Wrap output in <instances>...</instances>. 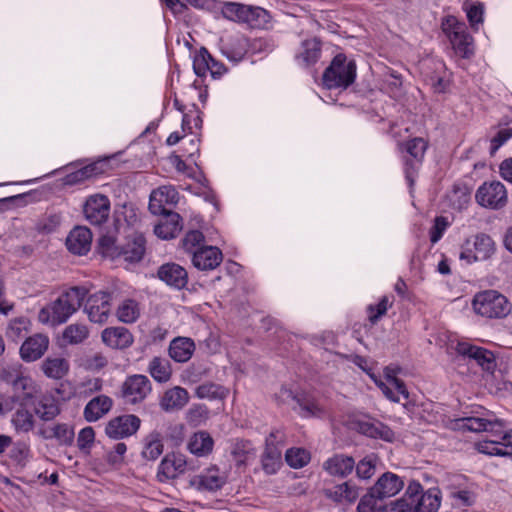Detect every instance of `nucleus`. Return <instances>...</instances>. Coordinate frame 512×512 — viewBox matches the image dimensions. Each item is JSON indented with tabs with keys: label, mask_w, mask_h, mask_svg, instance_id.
I'll return each mask as SVG.
<instances>
[{
	"label": "nucleus",
	"mask_w": 512,
	"mask_h": 512,
	"mask_svg": "<svg viewBox=\"0 0 512 512\" xmlns=\"http://www.w3.org/2000/svg\"><path fill=\"white\" fill-rule=\"evenodd\" d=\"M452 430L461 432H489L498 439L503 457L512 458V429L503 431V421L490 412H481L475 415L453 419L449 423Z\"/></svg>",
	"instance_id": "1"
},
{
	"label": "nucleus",
	"mask_w": 512,
	"mask_h": 512,
	"mask_svg": "<svg viewBox=\"0 0 512 512\" xmlns=\"http://www.w3.org/2000/svg\"><path fill=\"white\" fill-rule=\"evenodd\" d=\"M87 290L83 287H70L59 297L42 307L37 315L38 321L46 326L57 327L76 313L85 299Z\"/></svg>",
	"instance_id": "2"
},
{
	"label": "nucleus",
	"mask_w": 512,
	"mask_h": 512,
	"mask_svg": "<svg viewBox=\"0 0 512 512\" xmlns=\"http://www.w3.org/2000/svg\"><path fill=\"white\" fill-rule=\"evenodd\" d=\"M197 9H205L206 4L212 2H189ZM218 9L224 18L236 22H243L253 28L263 27L269 21L267 11L259 6L246 5L240 2H217ZM209 8V5H207Z\"/></svg>",
	"instance_id": "3"
},
{
	"label": "nucleus",
	"mask_w": 512,
	"mask_h": 512,
	"mask_svg": "<svg viewBox=\"0 0 512 512\" xmlns=\"http://www.w3.org/2000/svg\"><path fill=\"white\" fill-rule=\"evenodd\" d=\"M441 29L457 55L467 58L474 53L473 38L467 32L465 23L449 15L442 20Z\"/></svg>",
	"instance_id": "4"
},
{
	"label": "nucleus",
	"mask_w": 512,
	"mask_h": 512,
	"mask_svg": "<svg viewBox=\"0 0 512 512\" xmlns=\"http://www.w3.org/2000/svg\"><path fill=\"white\" fill-rule=\"evenodd\" d=\"M496 251V244L491 236L478 233L467 237L461 245L459 258L466 264L490 259Z\"/></svg>",
	"instance_id": "5"
},
{
	"label": "nucleus",
	"mask_w": 512,
	"mask_h": 512,
	"mask_svg": "<svg viewBox=\"0 0 512 512\" xmlns=\"http://www.w3.org/2000/svg\"><path fill=\"white\" fill-rule=\"evenodd\" d=\"M356 77V64L347 60L343 54H338L332 60L330 66L323 74L324 85L331 88H347L354 82Z\"/></svg>",
	"instance_id": "6"
},
{
	"label": "nucleus",
	"mask_w": 512,
	"mask_h": 512,
	"mask_svg": "<svg viewBox=\"0 0 512 512\" xmlns=\"http://www.w3.org/2000/svg\"><path fill=\"white\" fill-rule=\"evenodd\" d=\"M472 306L475 313L487 318H502L511 310L507 298L495 290L476 294Z\"/></svg>",
	"instance_id": "7"
},
{
	"label": "nucleus",
	"mask_w": 512,
	"mask_h": 512,
	"mask_svg": "<svg viewBox=\"0 0 512 512\" xmlns=\"http://www.w3.org/2000/svg\"><path fill=\"white\" fill-rule=\"evenodd\" d=\"M475 201L483 208L501 210L508 203V192L500 181H486L477 188Z\"/></svg>",
	"instance_id": "8"
},
{
	"label": "nucleus",
	"mask_w": 512,
	"mask_h": 512,
	"mask_svg": "<svg viewBox=\"0 0 512 512\" xmlns=\"http://www.w3.org/2000/svg\"><path fill=\"white\" fill-rule=\"evenodd\" d=\"M399 368L394 366H387L383 372V378L377 376L375 373H369V377L381 389L383 394L393 402H400L401 398H408V391L397 375Z\"/></svg>",
	"instance_id": "9"
},
{
	"label": "nucleus",
	"mask_w": 512,
	"mask_h": 512,
	"mask_svg": "<svg viewBox=\"0 0 512 512\" xmlns=\"http://www.w3.org/2000/svg\"><path fill=\"white\" fill-rule=\"evenodd\" d=\"M141 420L134 414H123L110 419L105 426V434L114 440L134 435L140 428Z\"/></svg>",
	"instance_id": "10"
},
{
	"label": "nucleus",
	"mask_w": 512,
	"mask_h": 512,
	"mask_svg": "<svg viewBox=\"0 0 512 512\" xmlns=\"http://www.w3.org/2000/svg\"><path fill=\"white\" fill-rule=\"evenodd\" d=\"M84 311L93 323L103 324L107 322L111 311L110 294L98 291L90 295L84 306Z\"/></svg>",
	"instance_id": "11"
},
{
	"label": "nucleus",
	"mask_w": 512,
	"mask_h": 512,
	"mask_svg": "<svg viewBox=\"0 0 512 512\" xmlns=\"http://www.w3.org/2000/svg\"><path fill=\"white\" fill-rule=\"evenodd\" d=\"M83 212L86 220L92 225H101L110 214V201L107 196L95 194L86 200Z\"/></svg>",
	"instance_id": "12"
},
{
	"label": "nucleus",
	"mask_w": 512,
	"mask_h": 512,
	"mask_svg": "<svg viewBox=\"0 0 512 512\" xmlns=\"http://www.w3.org/2000/svg\"><path fill=\"white\" fill-rule=\"evenodd\" d=\"M50 345V339L46 334L35 333L27 337L20 346V358L24 362H35L42 358Z\"/></svg>",
	"instance_id": "13"
},
{
	"label": "nucleus",
	"mask_w": 512,
	"mask_h": 512,
	"mask_svg": "<svg viewBox=\"0 0 512 512\" xmlns=\"http://www.w3.org/2000/svg\"><path fill=\"white\" fill-rule=\"evenodd\" d=\"M151 392L150 380L140 374L127 377L122 387L124 399L132 404L143 401Z\"/></svg>",
	"instance_id": "14"
},
{
	"label": "nucleus",
	"mask_w": 512,
	"mask_h": 512,
	"mask_svg": "<svg viewBox=\"0 0 512 512\" xmlns=\"http://www.w3.org/2000/svg\"><path fill=\"white\" fill-rule=\"evenodd\" d=\"M456 351L463 356L473 359L483 371L492 373L496 368L494 354L482 347L474 346L467 342H458Z\"/></svg>",
	"instance_id": "15"
},
{
	"label": "nucleus",
	"mask_w": 512,
	"mask_h": 512,
	"mask_svg": "<svg viewBox=\"0 0 512 512\" xmlns=\"http://www.w3.org/2000/svg\"><path fill=\"white\" fill-rule=\"evenodd\" d=\"M179 193L171 185L161 186L152 191L149 201V210L153 214H162L169 211L166 206L176 205Z\"/></svg>",
	"instance_id": "16"
},
{
	"label": "nucleus",
	"mask_w": 512,
	"mask_h": 512,
	"mask_svg": "<svg viewBox=\"0 0 512 512\" xmlns=\"http://www.w3.org/2000/svg\"><path fill=\"white\" fill-rule=\"evenodd\" d=\"M186 466L187 461L184 455L169 453L165 455L158 466L157 478L161 482L175 479L185 472Z\"/></svg>",
	"instance_id": "17"
},
{
	"label": "nucleus",
	"mask_w": 512,
	"mask_h": 512,
	"mask_svg": "<svg viewBox=\"0 0 512 512\" xmlns=\"http://www.w3.org/2000/svg\"><path fill=\"white\" fill-rule=\"evenodd\" d=\"M226 478L217 467H209L193 476L190 485L198 491H217L225 484Z\"/></svg>",
	"instance_id": "18"
},
{
	"label": "nucleus",
	"mask_w": 512,
	"mask_h": 512,
	"mask_svg": "<svg viewBox=\"0 0 512 512\" xmlns=\"http://www.w3.org/2000/svg\"><path fill=\"white\" fill-rule=\"evenodd\" d=\"M157 275L161 281L174 289H182L188 283L186 269L176 263H166L159 267Z\"/></svg>",
	"instance_id": "19"
},
{
	"label": "nucleus",
	"mask_w": 512,
	"mask_h": 512,
	"mask_svg": "<svg viewBox=\"0 0 512 512\" xmlns=\"http://www.w3.org/2000/svg\"><path fill=\"white\" fill-rule=\"evenodd\" d=\"M407 153L413 158V161L406 160L405 174L410 184L413 183L414 174L424 158L427 149V142L423 138H414L405 144Z\"/></svg>",
	"instance_id": "20"
},
{
	"label": "nucleus",
	"mask_w": 512,
	"mask_h": 512,
	"mask_svg": "<svg viewBox=\"0 0 512 512\" xmlns=\"http://www.w3.org/2000/svg\"><path fill=\"white\" fill-rule=\"evenodd\" d=\"M39 435L45 440H55L59 445L69 446L73 443L74 428L68 423H53L42 427Z\"/></svg>",
	"instance_id": "21"
},
{
	"label": "nucleus",
	"mask_w": 512,
	"mask_h": 512,
	"mask_svg": "<svg viewBox=\"0 0 512 512\" xmlns=\"http://www.w3.org/2000/svg\"><path fill=\"white\" fill-rule=\"evenodd\" d=\"M222 261V252L214 246H202L193 251L192 263L199 270H213Z\"/></svg>",
	"instance_id": "22"
},
{
	"label": "nucleus",
	"mask_w": 512,
	"mask_h": 512,
	"mask_svg": "<svg viewBox=\"0 0 512 512\" xmlns=\"http://www.w3.org/2000/svg\"><path fill=\"white\" fill-rule=\"evenodd\" d=\"M103 343L112 349H126L130 347L134 338L125 327H108L101 333Z\"/></svg>",
	"instance_id": "23"
},
{
	"label": "nucleus",
	"mask_w": 512,
	"mask_h": 512,
	"mask_svg": "<svg viewBox=\"0 0 512 512\" xmlns=\"http://www.w3.org/2000/svg\"><path fill=\"white\" fill-rule=\"evenodd\" d=\"M404 487L403 480L392 472H386L379 477L370 489L380 498H390L398 494Z\"/></svg>",
	"instance_id": "24"
},
{
	"label": "nucleus",
	"mask_w": 512,
	"mask_h": 512,
	"mask_svg": "<svg viewBox=\"0 0 512 512\" xmlns=\"http://www.w3.org/2000/svg\"><path fill=\"white\" fill-rule=\"evenodd\" d=\"M92 243V233L86 227H76L68 235L66 246L68 250L77 255L86 254Z\"/></svg>",
	"instance_id": "25"
},
{
	"label": "nucleus",
	"mask_w": 512,
	"mask_h": 512,
	"mask_svg": "<svg viewBox=\"0 0 512 512\" xmlns=\"http://www.w3.org/2000/svg\"><path fill=\"white\" fill-rule=\"evenodd\" d=\"M161 215L163 217L154 227L155 235L164 240L176 237L182 229L180 215L171 211H167Z\"/></svg>",
	"instance_id": "26"
},
{
	"label": "nucleus",
	"mask_w": 512,
	"mask_h": 512,
	"mask_svg": "<svg viewBox=\"0 0 512 512\" xmlns=\"http://www.w3.org/2000/svg\"><path fill=\"white\" fill-rule=\"evenodd\" d=\"M356 429L371 438H380L387 442H392L395 439L394 432L385 424L372 419H361L356 423Z\"/></svg>",
	"instance_id": "27"
},
{
	"label": "nucleus",
	"mask_w": 512,
	"mask_h": 512,
	"mask_svg": "<svg viewBox=\"0 0 512 512\" xmlns=\"http://www.w3.org/2000/svg\"><path fill=\"white\" fill-rule=\"evenodd\" d=\"M33 410L42 421H52L61 412L58 400L51 394H44L37 398Z\"/></svg>",
	"instance_id": "28"
},
{
	"label": "nucleus",
	"mask_w": 512,
	"mask_h": 512,
	"mask_svg": "<svg viewBox=\"0 0 512 512\" xmlns=\"http://www.w3.org/2000/svg\"><path fill=\"white\" fill-rule=\"evenodd\" d=\"M355 468L354 459L343 454H336L323 463V469L331 476L346 477Z\"/></svg>",
	"instance_id": "29"
},
{
	"label": "nucleus",
	"mask_w": 512,
	"mask_h": 512,
	"mask_svg": "<svg viewBox=\"0 0 512 512\" xmlns=\"http://www.w3.org/2000/svg\"><path fill=\"white\" fill-rule=\"evenodd\" d=\"M189 401V394L186 389L175 386L164 392L160 399V407L166 411H176L182 409Z\"/></svg>",
	"instance_id": "30"
},
{
	"label": "nucleus",
	"mask_w": 512,
	"mask_h": 512,
	"mask_svg": "<svg viewBox=\"0 0 512 512\" xmlns=\"http://www.w3.org/2000/svg\"><path fill=\"white\" fill-rule=\"evenodd\" d=\"M40 369L47 378L60 380L68 375L70 371V363L64 357H47L42 361Z\"/></svg>",
	"instance_id": "31"
},
{
	"label": "nucleus",
	"mask_w": 512,
	"mask_h": 512,
	"mask_svg": "<svg viewBox=\"0 0 512 512\" xmlns=\"http://www.w3.org/2000/svg\"><path fill=\"white\" fill-rule=\"evenodd\" d=\"M113 401L106 395H99L91 399L84 408V418L88 422H95L106 415L112 408Z\"/></svg>",
	"instance_id": "32"
},
{
	"label": "nucleus",
	"mask_w": 512,
	"mask_h": 512,
	"mask_svg": "<svg viewBox=\"0 0 512 512\" xmlns=\"http://www.w3.org/2000/svg\"><path fill=\"white\" fill-rule=\"evenodd\" d=\"M359 494V487L351 482H344L326 491L328 498L340 504L354 503L358 499Z\"/></svg>",
	"instance_id": "33"
},
{
	"label": "nucleus",
	"mask_w": 512,
	"mask_h": 512,
	"mask_svg": "<svg viewBox=\"0 0 512 512\" xmlns=\"http://www.w3.org/2000/svg\"><path fill=\"white\" fill-rule=\"evenodd\" d=\"M441 492L430 488L411 504V512H437L441 505Z\"/></svg>",
	"instance_id": "34"
},
{
	"label": "nucleus",
	"mask_w": 512,
	"mask_h": 512,
	"mask_svg": "<svg viewBox=\"0 0 512 512\" xmlns=\"http://www.w3.org/2000/svg\"><path fill=\"white\" fill-rule=\"evenodd\" d=\"M194 351V341L187 337H177L173 339L169 345L170 357L179 363H184L190 360Z\"/></svg>",
	"instance_id": "35"
},
{
	"label": "nucleus",
	"mask_w": 512,
	"mask_h": 512,
	"mask_svg": "<svg viewBox=\"0 0 512 512\" xmlns=\"http://www.w3.org/2000/svg\"><path fill=\"white\" fill-rule=\"evenodd\" d=\"M279 398L283 402H288L289 400L296 402L299 406L298 412L302 417L320 416L323 413L322 408L314 400L302 399L295 396L288 389H282Z\"/></svg>",
	"instance_id": "36"
},
{
	"label": "nucleus",
	"mask_w": 512,
	"mask_h": 512,
	"mask_svg": "<svg viewBox=\"0 0 512 512\" xmlns=\"http://www.w3.org/2000/svg\"><path fill=\"white\" fill-rule=\"evenodd\" d=\"M320 55V43L314 38L303 41L295 57L299 65L310 66L319 60Z\"/></svg>",
	"instance_id": "37"
},
{
	"label": "nucleus",
	"mask_w": 512,
	"mask_h": 512,
	"mask_svg": "<svg viewBox=\"0 0 512 512\" xmlns=\"http://www.w3.org/2000/svg\"><path fill=\"white\" fill-rule=\"evenodd\" d=\"M120 251L124 261L130 263L140 261L145 253V239L143 235L139 233L133 234Z\"/></svg>",
	"instance_id": "38"
},
{
	"label": "nucleus",
	"mask_w": 512,
	"mask_h": 512,
	"mask_svg": "<svg viewBox=\"0 0 512 512\" xmlns=\"http://www.w3.org/2000/svg\"><path fill=\"white\" fill-rule=\"evenodd\" d=\"M214 446V440L206 431H198L194 433L188 440V450L199 457L208 455Z\"/></svg>",
	"instance_id": "39"
},
{
	"label": "nucleus",
	"mask_w": 512,
	"mask_h": 512,
	"mask_svg": "<svg viewBox=\"0 0 512 512\" xmlns=\"http://www.w3.org/2000/svg\"><path fill=\"white\" fill-rule=\"evenodd\" d=\"M257 449L252 442L248 440H236L230 450V454L236 465H247L256 457Z\"/></svg>",
	"instance_id": "40"
},
{
	"label": "nucleus",
	"mask_w": 512,
	"mask_h": 512,
	"mask_svg": "<svg viewBox=\"0 0 512 512\" xmlns=\"http://www.w3.org/2000/svg\"><path fill=\"white\" fill-rule=\"evenodd\" d=\"M141 315V306L135 299L126 298L122 300L116 309L117 319L125 324L136 322Z\"/></svg>",
	"instance_id": "41"
},
{
	"label": "nucleus",
	"mask_w": 512,
	"mask_h": 512,
	"mask_svg": "<svg viewBox=\"0 0 512 512\" xmlns=\"http://www.w3.org/2000/svg\"><path fill=\"white\" fill-rule=\"evenodd\" d=\"M261 465L266 474H275L282 466L281 449L272 447L271 443L268 444L261 456Z\"/></svg>",
	"instance_id": "42"
},
{
	"label": "nucleus",
	"mask_w": 512,
	"mask_h": 512,
	"mask_svg": "<svg viewBox=\"0 0 512 512\" xmlns=\"http://www.w3.org/2000/svg\"><path fill=\"white\" fill-rule=\"evenodd\" d=\"M163 442L158 432H152L143 440L142 456L147 460H156L163 452Z\"/></svg>",
	"instance_id": "43"
},
{
	"label": "nucleus",
	"mask_w": 512,
	"mask_h": 512,
	"mask_svg": "<svg viewBox=\"0 0 512 512\" xmlns=\"http://www.w3.org/2000/svg\"><path fill=\"white\" fill-rule=\"evenodd\" d=\"M30 329V320L27 317L21 316L11 319L8 322L5 334L9 340L18 342L25 334L30 331Z\"/></svg>",
	"instance_id": "44"
},
{
	"label": "nucleus",
	"mask_w": 512,
	"mask_h": 512,
	"mask_svg": "<svg viewBox=\"0 0 512 512\" xmlns=\"http://www.w3.org/2000/svg\"><path fill=\"white\" fill-rule=\"evenodd\" d=\"M89 336V329L83 323H72L65 327L62 339L66 344L77 345L84 342Z\"/></svg>",
	"instance_id": "45"
},
{
	"label": "nucleus",
	"mask_w": 512,
	"mask_h": 512,
	"mask_svg": "<svg viewBox=\"0 0 512 512\" xmlns=\"http://www.w3.org/2000/svg\"><path fill=\"white\" fill-rule=\"evenodd\" d=\"M211 62H213V59L209 52L205 48H201L193 59V69L196 75L204 77L208 71H210L213 76L221 75L219 70H214L213 66H211Z\"/></svg>",
	"instance_id": "46"
},
{
	"label": "nucleus",
	"mask_w": 512,
	"mask_h": 512,
	"mask_svg": "<svg viewBox=\"0 0 512 512\" xmlns=\"http://www.w3.org/2000/svg\"><path fill=\"white\" fill-rule=\"evenodd\" d=\"M11 424L18 433H28L33 430L35 420L30 411L18 408L12 416Z\"/></svg>",
	"instance_id": "47"
},
{
	"label": "nucleus",
	"mask_w": 512,
	"mask_h": 512,
	"mask_svg": "<svg viewBox=\"0 0 512 512\" xmlns=\"http://www.w3.org/2000/svg\"><path fill=\"white\" fill-rule=\"evenodd\" d=\"M228 393L229 391L225 387L210 382L199 385L195 390L198 398L208 400L225 399Z\"/></svg>",
	"instance_id": "48"
},
{
	"label": "nucleus",
	"mask_w": 512,
	"mask_h": 512,
	"mask_svg": "<svg viewBox=\"0 0 512 512\" xmlns=\"http://www.w3.org/2000/svg\"><path fill=\"white\" fill-rule=\"evenodd\" d=\"M385 503L383 502V498H380L379 495L373 493L371 489H369L368 493L365 494L359 501L357 506L358 512H384Z\"/></svg>",
	"instance_id": "49"
},
{
	"label": "nucleus",
	"mask_w": 512,
	"mask_h": 512,
	"mask_svg": "<svg viewBox=\"0 0 512 512\" xmlns=\"http://www.w3.org/2000/svg\"><path fill=\"white\" fill-rule=\"evenodd\" d=\"M311 459L309 451L300 447H293L286 451L285 460L287 464L294 468L299 469L309 463Z\"/></svg>",
	"instance_id": "50"
},
{
	"label": "nucleus",
	"mask_w": 512,
	"mask_h": 512,
	"mask_svg": "<svg viewBox=\"0 0 512 512\" xmlns=\"http://www.w3.org/2000/svg\"><path fill=\"white\" fill-rule=\"evenodd\" d=\"M463 10L466 12L468 21L474 31H478L480 25L483 23L484 7L481 3L465 2Z\"/></svg>",
	"instance_id": "51"
},
{
	"label": "nucleus",
	"mask_w": 512,
	"mask_h": 512,
	"mask_svg": "<svg viewBox=\"0 0 512 512\" xmlns=\"http://www.w3.org/2000/svg\"><path fill=\"white\" fill-rule=\"evenodd\" d=\"M151 376L158 382H167L171 377L169 364L159 358H154L149 365Z\"/></svg>",
	"instance_id": "52"
},
{
	"label": "nucleus",
	"mask_w": 512,
	"mask_h": 512,
	"mask_svg": "<svg viewBox=\"0 0 512 512\" xmlns=\"http://www.w3.org/2000/svg\"><path fill=\"white\" fill-rule=\"evenodd\" d=\"M99 250L104 257L117 259L121 257V248L116 245L114 237L104 235L99 239Z\"/></svg>",
	"instance_id": "53"
},
{
	"label": "nucleus",
	"mask_w": 512,
	"mask_h": 512,
	"mask_svg": "<svg viewBox=\"0 0 512 512\" xmlns=\"http://www.w3.org/2000/svg\"><path fill=\"white\" fill-rule=\"evenodd\" d=\"M377 457L374 455H368L364 457L355 467L356 474L360 479H370L376 470Z\"/></svg>",
	"instance_id": "54"
},
{
	"label": "nucleus",
	"mask_w": 512,
	"mask_h": 512,
	"mask_svg": "<svg viewBox=\"0 0 512 512\" xmlns=\"http://www.w3.org/2000/svg\"><path fill=\"white\" fill-rule=\"evenodd\" d=\"M476 449L482 453L489 456H500L503 457L501 446H499L498 439L496 437H492L489 440L479 441L475 444Z\"/></svg>",
	"instance_id": "55"
},
{
	"label": "nucleus",
	"mask_w": 512,
	"mask_h": 512,
	"mask_svg": "<svg viewBox=\"0 0 512 512\" xmlns=\"http://www.w3.org/2000/svg\"><path fill=\"white\" fill-rule=\"evenodd\" d=\"M95 440V432L94 429L90 426H87L80 430L77 437V445L81 451L88 450Z\"/></svg>",
	"instance_id": "56"
},
{
	"label": "nucleus",
	"mask_w": 512,
	"mask_h": 512,
	"mask_svg": "<svg viewBox=\"0 0 512 512\" xmlns=\"http://www.w3.org/2000/svg\"><path fill=\"white\" fill-rule=\"evenodd\" d=\"M401 86V78L398 75H395L394 73L389 74L383 82V89L392 97H397L400 95Z\"/></svg>",
	"instance_id": "57"
},
{
	"label": "nucleus",
	"mask_w": 512,
	"mask_h": 512,
	"mask_svg": "<svg viewBox=\"0 0 512 512\" xmlns=\"http://www.w3.org/2000/svg\"><path fill=\"white\" fill-rule=\"evenodd\" d=\"M512 138V128L500 129L496 135L491 139L490 153L493 155L497 150L503 146L508 140Z\"/></svg>",
	"instance_id": "58"
},
{
	"label": "nucleus",
	"mask_w": 512,
	"mask_h": 512,
	"mask_svg": "<svg viewBox=\"0 0 512 512\" xmlns=\"http://www.w3.org/2000/svg\"><path fill=\"white\" fill-rule=\"evenodd\" d=\"M13 388L15 391H22L30 396L34 391V381L28 376L21 375L13 381Z\"/></svg>",
	"instance_id": "59"
},
{
	"label": "nucleus",
	"mask_w": 512,
	"mask_h": 512,
	"mask_svg": "<svg viewBox=\"0 0 512 512\" xmlns=\"http://www.w3.org/2000/svg\"><path fill=\"white\" fill-rule=\"evenodd\" d=\"M203 241V234L198 230H193L186 234L185 238L183 239V246L187 251L193 253L192 250L200 245Z\"/></svg>",
	"instance_id": "60"
},
{
	"label": "nucleus",
	"mask_w": 512,
	"mask_h": 512,
	"mask_svg": "<svg viewBox=\"0 0 512 512\" xmlns=\"http://www.w3.org/2000/svg\"><path fill=\"white\" fill-rule=\"evenodd\" d=\"M127 451V446L123 442L117 443L113 450L107 453V461L112 465L120 464L123 461V457Z\"/></svg>",
	"instance_id": "61"
},
{
	"label": "nucleus",
	"mask_w": 512,
	"mask_h": 512,
	"mask_svg": "<svg viewBox=\"0 0 512 512\" xmlns=\"http://www.w3.org/2000/svg\"><path fill=\"white\" fill-rule=\"evenodd\" d=\"M208 410L203 405H194L188 411V421L198 425L207 418Z\"/></svg>",
	"instance_id": "62"
},
{
	"label": "nucleus",
	"mask_w": 512,
	"mask_h": 512,
	"mask_svg": "<svg viewBox=\"0 0 512 512\" xmlns=\"http://www.w3.org/2000/svg\"><path fill=\"white\" fill-rule=\"evenodd\" d=\"M29 454V446L24 442H17L11 450V457L18 463H24L28 459Z\"/></svg>",
	"instance_id": "63"
},
{
	"label": "nucleus",
	"mask_w": 512,
	"mask_h": 512,
	"mask_svg": "<svg viewBox=\"0 0 512 512\" xmlns=\"http://www.w3.org/2000/svg\"><path fill=\"white\" fill-rule=\"evenodd\" d=\"M411 509V504L401 497L385 504L384 512H411Z\"/></svg>",
	"instance_id": "64"
}]
</instances>
